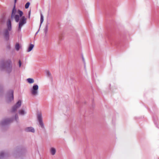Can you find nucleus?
Returning <instances> with one entry per match:
<instances>
[{"instance_id":"1","label":"nucleus","mask_w":159,"mask_h":159,"mask_svg":"<svg viewBox=\"0 0 159 159\" xmlns=\"http://www.w3.org/2000/svg\"><path fill=\"white\" fill-rule=\"evenodd\" d=\"M7 28L4 29L2 34L5 39L8 41L9 39V31H11L12 30L11 21L10 19H8L6 23Z\"/></svg>"},{"instance_id":"2","label":"nucleus","mask_w":159,"mask_h":159,"mask_svg":"<svg viewBox=\"0 0 159 159\" xmlns=\"http://www.w3.org/2000/svg\"><path fill=\"white\" fill-rule=\"evenodd\" d=\"M11 63V61L10 60H7L5 62L2 60L0 62V68L1 70H3L6 68L7 72L10 73L12 70Z\"/></svg>"},{"instance_id":"3","label":"nucleus","mask_w":159,"mask_h":159,"mask_svg":"<svg viewBox=\"0 0 159 159\" xmlns=\"http://www.w3.org/2000/svg\"><path fill=\"white\" fill-rule=\"evenodd\" d=\"M26 19L25 16H22L20 20V21L19 23L18 31V32H20L22 27L26 23Z\"/></svg>"},{"instance_id":"4","label":"nucleus","mask_w":159,"mask_h":159,"mask_svg":"<svg viewBox=\"0 0 159 159\" xmlns=\"http://www.w3.org/2000/svg\"><path fill=\"white\" fill-rule=\"evenodd\" d=\"M39 86L38 85L34 84L30 89V92L32 95L36 96L38 94Z\"/></svg>"},{"instance_id":"5","label":"nucleus","mask_w":159,"mask_h":159,"mask_svg":"<svg viewBox=\"0 0 159 159\" xmlns=\"http://www.w3.org/2000/svg\"><path fill=\"white\" fill-rule=\"evenodd\" d=\"M16 9L15 8V6H14L12 11L11 17L12 18H14L16 21L17 22L19 21V16L18 15H16Z\"/></svg>"},{"instance_id":"6","label":"nucleus","mask_w":159,"mask_h":159,"mask_svg":"<svg viewBox=\"0 0 159 159\" xmlns=\"http://www.w3.org/2000/svg\"><path fill=\"white\" fill-rule=\"evenodd\" d=\"M37 120L40 127L42 129H44V126L42 120V116L41 114L40 113H38L37 115Z\"/></svg>"},{"instance_id":"7","label":"nucleus","mask_w":159,"mask_h":159,"mask_svg":"<svg viewBox=\"0 0 159 159\" xmlns=\"http://www.w3.org/2000/svg\"><path fill=\"white\" fill-rule=\"evenodd\" d=\"M14 92L12 90H10L8 93V96L7 97V101L8 102H10L12 101L13 100L14 96H13Z\"/></svg>"},{"instance_id":"8","label":"nucleus","mask_w":159,"mask_h":159,"mask_svg":"<svg viewBox=\"0 0 159 159\" xmlns=\"http://www.w3.org/2000/svg\"><path fill=\"white\" fill-rule=\"evenodd\" d=\"M21 105V101L20 100H19L16 103V104L12 107L11 112H14L16 111L18 108L20 107Z\"/></svg>"},{"instance_id":"9","label":"nucleus","mask_w":159,"mask_h":159,"mask_svg":"<svg viewBox=\"0 0 159 159\" xmlns=\"http://www.w3.org/2000/svg\"><path fill=\"white\" fill-rule=\"evenodd\" d=\"M13 120V119L11 118H7L4 119L1 122V125L2 126L5 125L9 124Z\"/></svg>"},{"instance_id":"10","label":"nucleus","mask_w":159,"mask_h":159,"mask_svg":"<svg viewBox=\"0 0 159 159\" xmlns=\"http://www.w3.org/2000/svg\"><path fill=\"white\" fill-rule=\"evenodd\" d=\"M25 131L26 132H31L34 133L35 130L32 127H27L25 129Z\"/></svg>"},{"instance_id":"11","label":"nucleus","mask_w":159,"mask_h":159,"mask_svg":"<svg viewBox=\"0 0 159 159\" xmlns=\"http://www.w3.org/2000/svg\"><path fill=\"white\" fill-rule=\"evenodd\" d=\"M43 16L42 14L41 13L40 14V25L39 28V30H38V31L35 33V35H36L38 34L39 32V30H40V27H41V25H42V23H43Z\"/></svg>"},{"instance_id":"12","label":"nucleus","mask_w":159,"mask_h":159,"mask_svg":"<svg viewBox=\"0 0 159 159\" xmlns=\"http://www.w3.org/2000/svg\"><path fill=\"white\" fill-rule=\"evenodd\" d=\"M7 154L3 151H2L0 152V159H2L5 157L6 156Z\"/></svg>"},{"instance_id":"13","label":"nucleus","mask_w":159,"mask_h":159,"mask_svg":"<svg viewBox=\"0 0 159 159\" xmlns=\"http://www.w3.org/2000/svg\"><path fill=\"white\" fill-rule=\"evenodd\" d=\"M46 75L48 77H49L50 79L52 80V76L51 73L49 70H47L46 71Z\"/></svg>"},{"instance_id":"14","label":"nucleus","mask_w":159,"mask_h":159,"mask_svg":"<svg viewBox=\"0 0 159 159\" xmlns=\"http://www.w3.org/2000/svg\"><path fill=\"white\" fill-rule=\"evenodd\" d=\"M34 46V44H30L28 48V49L27 50V52H30L31 51L33 48Z\"/></svg>"},{"instance_id":"15","label":"nucleus","mask_w":159,"mask_h":159,"mask_svg":"<svg viewBox=\"0 0 159 159\" xmlns=\"http://www.w3.org/2000/svg\"><path fill=\"white\" fill-rule=\"evenodd\" d=\"M49 24V23H47V24L45 25V28L44 29V32L45 35L47 34L48 31V25Z\"/></svg>"},{"instance_id":"16","label":"nucleus","mask_w":159,"mask_h":159,"mask_svg":"<svg viewBox=\"0 0 159 159\" xmlns=\"http://www.w3.org/2000/svg\"><path fill=\"white\" fill-rule=\"evenodd\" d=\"M56 152L55 149L53 148H52L50 149V152L52 155H53L55 154Z\"/></svg>"},{"instance_id":"17","label":"nucleus","mask_w":159,"mask_h":159,"mask_svg":"<svg viewBox=\"0 0 159 159\" xmlns=\"http://www.w3.org/2000/svg\"><path fill=\"white\" fill-rule=\"evenodd\" d=\"M27 81L30 84H31L34 82V80L32 78H28L27 79Z\"/></svg>"},{"instance_id":"18","label":"nucleus","mask_w":159,"mask_h":159,"mask_svg":"<svg viewBox=\"0 0 159 159\" xmlns=\"http://www.w3.org/2000/svg\"><path fill=\"white\" fill-rule=\"evenodd\" d=\"M15 48L16 49L17 51H18L19 50L20 48V45H19V43H17L16 44L15 46Z\"/></svg>"},{"instance_id":"19","label":"nucleus","mask_w":159,"mask_h":159,"mask_svg":"<svg viewBox=\"0 0 159 159\" xmlns=\"http://www.w3.org/2000/svg\"><path fill=\"white\" fill-rule=\"evenodd\" d=\"M18 13L19 15V18L20 17H21L23 15V12L22 11H21L20 10H18Z\"/></svg>"},{"instance_id":"20","label":"nucleus","mask_w":159,"mask_h":159,"mask_svg":"<svg viewBox=\"0 0 159 159\" xmlns=\"http://www.w3.org/2000/svg\"><path fill=\"white\" fill-rule=\"evenodd\" d=\"M30 4V3L29 2H27L25 5V7L26 9H27L29 8V6Z\"/></svg>"},{"instance_id":"21","label":"nucleus","mask_w":159,"mask_h":159,"mask_svg":"<svg viewBox=\"0 0 159 159\" xmlns=\"http://www.w3.org/2000/svg\"><path fill=\"white\" fill-rule=\"evenodd\" d=\"M19 113L20 114L23 115L25 114L24 110H22L19 111Z\"/></svg>"},{"instance_id":"22","label":"nucleus","mask_w":159,"mask_h":159,"mask_svg":"<svg viewBox=\"0 0 159 159\" xmlns=\"http://www.w3.org/2000/svg\"><path fill=\"white\" fill-rule=\"evenodd\" d=\"M15 119L16 121H17V120L18 119V117L17 114H16Z\"/></svg>"},{"instance_id":"23","label":"nucleus","mask_w":159,"mask_h":159,"mask_svg":"<svg viewBox=\"0 0 159 159\" xmlns=\"http://www.w3.org/2000/svg\"><path fill=\"white\" fill-rule=\"evenodd\" d=\"M19 67H20L21 65V62L20 61V60H19Z\"/></svg>"},{"instance_id":"24","label":"nucleus","mask_w":159,"mask_h":159,"mask_svg":"<svg viewBox=\"0 0 159 159\" xmlns=\"http://www.w3.org/2000/svg\"><path fill=\"white\" fill-rule=\"evenodd\" d=\"M30 11H29V17L30 18Z\"/></svg>"},{"instance_id":"25","label":"nucleus","mask_w":159,"mask_h":159,"mask_svg":"<svg viewBox=\"0 0 159 159\" xmlns=\"http://www.w3.org/2000/svg\"><path fill=\"white\" fill-rule=\"evenodd\" d=\"M82 59H83V60L84 63V59L83 57H82Z\"/></svg>"},{"instance_id":"26","label":"nucleus","mask_w":159,"mask_h":159,"mask_svg":"<svg viewBox=\"0 0 159 159\" xmlns=\"http://www.w3.org/2000/svg\"><path fill=\"white\" fill-rule=\"evenodd\" d=\"M14 1H15V3L16 2L17 0H14Z\"/></svg>"},{"instance_id":"27","label":"nucleus","mask_w":159,"mask_h":159,"mask_svg":"<svg viewBox=\"0 0 159 159\" xmlns=\"http://www.w3.org/2000/svg\"><path fill=\"white\" fill-rule=\"evenodd\" d=\"M2 88L0 86V89H2Z\"/></svg>"},{"instance_id":"28","label":"nucleus","mask_w":159,"mask_h":159,"mask_svg":"<svg viewBox=\"0 0 159 159\" xmlns=\"http://www.w3.org/2000/svg\"><path fill=\"white\" fill-rule=\"evenodd\" d=\"M154 122L155 123V124L156 125V123L155 121V120H154Z\"/></svg>"},{"instance_id":"29","label":"nucleus","mask_w":159,"mask_h":159,"mask_svg":"<svg viewBox=\"0 0 159 159\" xmlns=\"http://www.w3.org/2000/svg\"><path fill=\"white\" fill-rule=\"evenodd\" d=\"M158 128H159V126L157 127Z\"/></svg>"}]
</instances>
